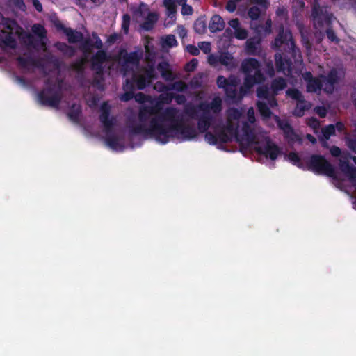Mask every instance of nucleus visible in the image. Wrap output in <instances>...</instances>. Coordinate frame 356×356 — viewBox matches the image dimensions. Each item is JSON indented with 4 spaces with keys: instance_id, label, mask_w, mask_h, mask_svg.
<instances>
[{
    "instance_id": "1",
    "label": "nucleus",
    "mask_w": 356,
    "mask_h": 356,
    "mask_svg": "<svg viewBox=\"0 0 356 356\" xmlns=\"http://www.w3.org/2000/svg\"><path fill=\"white\" fill-rule=\"evenodd\" d=\"M173 98L171 92L161 94L158 99L147 101L143 94L135 95L136 102L145 103L140 109V125L134 129L135 133H149L161 143H165L169 137L191 139L195 137V131L188 127H183L177 110L173 108H163L164 103H170Z\"/></svg>"
},
{
    "instance_id": "2",
    "label": "nucleus",
    "mask_w": 356,
    "mask_h": 356,
    "mask_svg": "<svg viewBox=\"0 0 356 356\" xmlns=\"http://www.w3.org/2000/svg\"><path fill=\"white\" fill-rule=\"evenodd\" d=\"M242 111L236 108H230L227 111V121L222 133L216 137L207 134L205 137L211 144L218 140L227 142L236 137L242 145L254 147L259 153L275 160L280 154V149L272 143L267 134L255 124V115L253 108L247 112V120L240 125Z\"/></svg>"
},
{
    "instance_id": "3",
    "label": "nucleus",
    "mask_w": 356,
    "mask_h": 356,
    "mask_svg": "<svg viewBox=\"0 0 356 356\" xmlns=\"http://www.w3.org/2000/svg\"><path fill=\"white\" fill-rule=\"evenodd\" d=\"M348 154H341L340 159V170L343 172V175L335 171L333 167L322 156H313L311 158L310 166L312 169L321 174L326 175L338 180L348 179L353 183L356 188V170L350 168L347 163Z\"/></svg>"
},
{
    "instance_id": "4",
    "label": "nucleus",
    "mask_w": 356,
    "mask_h": 356,
    "mask_svg": "<svg viewBox=\"0 0 356 356\" xmlns=\"http://www.w3.org/2000/svg\"><path fill=\"white\" fill-rule=\"evenodd\" d=\"M241 69L245 74L244 86L241 88L240 97L244 95L247 91L254 84L260 83L263 80V76L259 70V63L254 58L245 59L243 61Z\"/></svg>"
},
{
    "instance_id": "5",
    "label": "nucleus",
    "mask_w": 356,
    "mask_h": 356,
    "mask_svg": "<svg viewBox=\"0 0 356 356\" xmlns=\"http://www.w3.org/2000/svg\"><path fill=\"white\" fill-rule=\"evenodd\" d=\"M340 78L338 76L337 70H332L327 77L321 76V81L318 79H312V74L307 72L304 74V79L308 81L307 91L316 92L318 90L323 88L327 92H332L334 90V84Z\"/></svg>"
},
{
    "instance_id": "6",
    "label": "nucleus",
    "mask_w": 356,
    "mask_h": 356,
    "mask_svg": "<svg viewBox=\"0 0 356 356\" xmlns=\"http://www.w3.org/2000/svg\"><path fill=\"white\" fill-rule=\"evenodd\" d=\"M134 20L138 23L145 30H150L158 20V15L150 11L149 7L144 3L132 8Z\"/></svg>"
},
{
    "instance_id": "7",
    "label": "nucleus",
    "mask_w": 356,
    "mask_h": 356,
    "mask_svg": "<svg viewBox=\"0 0 356 356\" xmlns=\"http://www.w3.org/2000/svg\"><path fill=\"white\" fill-rule=\"evenodd\" d=\"M286 86L285 81L283 79H275L272 84V91L266 87H259L257 90V97L260 99L267 100L271 107L276 105L273 96L279 90L284 88Z\"/></svg>"
},
{
    "instance_id": "8",
    "label": "nucleus",
    "mask_w": 356,
    "mask_h": 356,
    "mask_svg": "<svg viewBox=\"0 0 356 356\" xmlns=\"http://www.w3.org/2000/svg\"><path fill=\"white\" fill-rule=\"evenodd\" d=\"M155 77V70L150 63H148L147 68L141 70L138 74L134 75V81L139 89L144 88Z\"/></svg>"
},
{
    "instance_id": "9",
    "label": "nucleus",
    "mask_w": 356,
    "mask_h": 356,
    "mask_svg": "<svg viewBox=\"0 0 356 356\" xmlns=\"http://www.w3.org/2000/svg\"><path fill=\"white\" fill-rule=\"evenodd\" d=\"M229 27L225 33L229 37H234L238 40H245L248 37V31L242 27L238 19H234L229 22Z\"/></svg>"
},
{
    "instance_id": "10",
    "label": "nucleus",
    "mask_w": 356,
    "mask_h": 356,
    "mask_svg": "<svg viewBox=\"0 0 356 356\" xmlns=\"http://www.w3.org/2000/svg\"><path fill=\"white\" fill-rule=\"evenodd\" d=\"M238 83V79L234 76H230L226 79L223 76H219L217 79V85L219 88L225 90L228 97L236 98V87Z\"/></svg>"
},
{
    "instance_id": "11",
    "label": "nucleus",
    "mask_w": 356,
    "mask_h": 356,
    "mask_svg": "<svg viewBox=\"0 0 356 356\" xmlns=\"http://www.w3.org/2000/svg\"><path fill=\"white\" fill-rule=\"evenodd\" d=\"M273 46L275 47H283L285 51H291L296 54L292 35L288 31H284L282 30V32L279 33L278 36L275 40Z\"/></svg>"
},
{
    "instance_id": "12",
    "label": "nucleus",
    "mask_w": 356,
    "mask_h": 356,
    "mask_svg": "<svg viewBox=\"0 0 356 356\" xmlns=\"http://www.w3.org/2000/svg\"><path fill=\"white\" fill-rule=\"evenodd\" d=\"M286 95L293 99L298 101L296 108L294 110V115L296 116H302L305 110L310 108V104L302 100V95L297 90H289L286 91Z\"/></svg>"
},
{
    "instance_id": "13",
    "label": "nucleus",
    "mask_w": 356,
    "mask_h": 356,
    "mask_svg": "<svg viewBox=\"0 0 356 356\" xmlns=\"http://www.w3.org/2000/svg\"><path fill=\"white\" fill-rule=\"evenodd\" d=\"M139 62V56L136 53L126 54L123 56L122 70L124 75L132 74Z\"/></svg>"
},
{
    "instance_id": "14",
    "label": "nucleus",
    "mask_w": 356,
    "mask_h": 356,
    "mask_svg": "<svg viewBox=\"0 0 356 356\" xmlns=\"http://www.w3.org/2000/svg\"><path fill=\"white\" fill-rule=\"evenodd\" d=\"M107 63V56L102 51H99L92 60V66L97 74L102 72Z\"/></svg>"
},
{
    "instance_id": "15",
    "label": "nucleus",
    "mask_w": 356,
    "mask_h": 356,
    "mask_svg": "<svg viewBox=\"0 0 356 356\" xmlns=\"http://www.w3.org/2000/svg\"><path fill=\"white\" fill-rule=\"evenodd\" d=\"M275 120L277 122L278 126L280 129L284 131V133L286 137L291 142H295L297 140H300V137L298 135L294 133L292 128L289 126L287 122L282 121L278 118V117L275 116Z\"/></svg>"
},
{
    "instance_id": "16",
    "label": "nucleus",
    "mask_w": 356,
    "mask_h": 356,
    "mask_svg": "<svg viewBox=\"0 0 356 356\" xmlns=\"http://www.w3.org/2000/svg\"><path fill=\"white\" fill-rule=\"evenodd\" d=\"M110 106L107 103H104L101 107L100 120L104 124L106 130H109L114 124L115 120L113 118H108V111Z\"/></svg>"
},
{
    "instance_id": "17",
    "label": "nucleus",
    "mask_w": 356,
    "mask_h": 356,
    "mask_svg": "<svg viewBox=\"0 0 356 356\" xmlns=\"http://www.w3.org/2000/svg\"><path fill=\"white\" fill-rule=\"evenodd\" d=\"M201 108L208 113H219L222 110V99L219 97H214L209 104H203Z\"/></svg>"
},
{
    "instance_id": "18",
    "label": "nucleus",
    "mask_w": 356,
    "mask_h": 356,
    "mask_svg": "<svg viewBox=\"0 0 356 356\" xmlns=\"http://www.w3.org/2000/svg\"><path fill=\"white\" fill-rule=\"evenodd\" d=\"M0 43L10 47H15V41L13 33L9 30V26L6 30L0 31Z\"/></svg>"
},
{
    "instance_id": "19",
    "label": "nucleus",
    "mask_w": 356,
    "mask_h": 356,
    "mask_svg": "<svg viewBox=\"0 0 356 356\" xmlns=\"http://www.w3.org/2000/svg\"><path fill=\"white\" fill-rule=\"evenodd\" d=\"M276 67L278 71H282L284 74H292L291 65L288 60H283L280 54L275 55Z\"/></svg>"
},
{
    "instance_id": "20",
    "label": "nucleus",
    "mask_w": 356,
    "mask_h": 356,
    "mask_svg": "<svg viewBox=\"0 0 356 356\" xmlns=\"http://www.w3.org/2000/svg\"><path fill=\"white\" fill-rule=\"evenodd\" d=\"M163 5L167 10V15L170 19L169 22H167V25L172 24L175 22L176 6L173 0H164Z\"/></svg>"
},
{
    "instance_id": "21",
    "label": "nucleus",
    "mask_w": 356,
    "mask_h": 356,
    "mask_svg": "<svg viewBox=\"0 0 356 356\" xmlns=\"http://www.w3.org/2000/svg\"><path fill=\"white\" fill-rule=\"evenodd\" d=\"M220 63L227 69L231 70L238 65L234 58L229 53H223L219 56Z\"/></svg>"
},
{
    "instance_id": "22",
    "label": "nucleus",
    "mask_w": 356,
    "mask_h": 356,
    "mask_svg": "<svg viewBox=\"0 0 356 356\" xmlns=\"http://www.w3.org/2000/svg\"><path fill=\"white\" fill-rule=\"evenodd\" d=\"M225 27V22L219 15H214L211 17L209 29L211 32H216L222 30Z\"/></svg>"
},
{
    "instance_id": "23",
    "label": "nucleus",
    "mask_w": 356,
    "mask_h": 356,
    "mask_svg": "<svg viewBox=\"0 0 356 356\" xmlns=\"http://www.w3.org/2000/svg\"><path fill=\"white\" fill-rule=\"evenodd\" d=\"M32 31L39 38L41 47L45 50L46 38L44 27L40 24H35L32 27Z\"/></svg>"
},
{
    "instance_id": "24",
    "label": "nucleus",
    "mask_w": 356,
    "mask_h": 356,
    "mask_svg": "<svg viewBox=\"0 0 356 356\" xmlns=\"http://www.w3.org/2000/svg\"><path fill=\"white\" fill-rule=\"evenodd\" d=\"M343 129V124L342 123H337L336 125L330 124L326 127H325L323 130V136L325 139H328L331 136L334 135L335 133V130L341 131Z\"/></svg>"
},
{
    "instance_id": "25",
    "label": "nucleus",
    "mask_w": 356,
    "mask_h": 356,
    "mask_svg": "<svg viewBox=\"0 0 356 356\" xmlns=\"http://www.w3.org/2000/svg\"><path fill=\"white\" fill-rule=\"evenodd\" d=\"M64 32L65 33L67 39L70 42L75 43L81 40L83 35L80 32L74 31L71 29H65Z\"/></svg>"
},
{
    "instance_id": "26",
    "label": "nucleus",
    "mask_w": 356,
    "mask_h": 356,
    "mask_svg": "<svg viewBox=\"0 0 356 356\" xmlns=\"http://www.w3.org/2000/svg\"><path fill=\"white\" fill-rule=\"evenodd\" d=\"M177 44V42L173 35H168L161 38V46L163 49L173 47Z\"/></svg>"
},
{
    "instance_id": "27",
    "label": "nucleus",
    "mask_w": 356,
    "mask_h": 356,
    "mask_svg": "<svg viewBox=\"0 0 356 356\" xmlns=\"http://www.w3.org/2000/svg\"><path fill=\"white\" fill-rule=\"evenodd\" d=\"M159 70L161 72L162 76L166 79L170 80L172 79V74L169 70V65L165 62H162L159 64Z\"/></svg>"
},
{
    "instance_id": "28",
    "label": "nucleus",
    "mask_w": 356,
    "mask_h": 356,
    "mask_svg": "<svg viewBox=\"0 0 356 356\" xmlns=\"http://www.w3.org/2000/svg\"><path fill=\"white\" fill-rule=\"evenodd\" d=\"M257 107H258V109H259L261 115L264 118H268L270 116L271 112L270 111L268 108L266 106L265 103H263V102H261V101H259L257 102Z\"/></svg>"
},
{
    "instance_id": "29",
    "label": "nucleus",
    "mask_w": 356,
    "mask_h": 356,
    "mask_svg": "<svg viewBox=\"0 0 356 356\" xmlns=\"http://www.w3.org/2000/svg\"><path fill=\"white\" fill-rule=\"evenodd\" d=\"M194 29L197 33H204L206 30V24L202 20H197L194 24Z\"/></svg>"
},
{
    "instance_id": "30",
    "label": "nucleus",
    "mask_w": 356,
    "mask_h": 356,
    "mask_svg": "<svg viewBox=\"0 0 356 356\" xmlns=\"http://www.w3.org/2000/svg\"><path fill=\"white\" fill-rule=\"evenodd\" d=\"M260 13H261V10L257 6H253V7L250 8L248 13V16L252 19H257L259 17Z\"/></svg>"
},
{
    "instance_id": "31",
    "label": "nucleus",
    "mask_w": 356,
    "mask_h": 356,
    "mask_svg": "<svg viewBox=\"0 0 356 356\" xmlns=\"http://www.w3.org/2000/svg\"><path fill=\"white\" fill-rule=\"evenodd\" d=\"M130 24V17L129 15H124L122 17V29L124 32V33H127L129 31V27Z\"/></svg>"
},
{
    "instance_id": "32",
    "label": "nucleus",
    "mask_w": 356,
    "mask_h": 356,
    "mask_svg": "<svg viewBox=\"0 0 356 356\" xmlns=\"http://www.w3.org/2000/svg\"><path fill=\"white\" fill-rule=\"evenodd\" d=\"M257 42H255L253 39H249L246 42V50L248 54H253L256 50V44Z\"/></svg>"
},
{
    "instance_id": "33",
    "label": "nucleus",
    "mask_w": 356,
    "mask_h": 356,
    "mask_svg": "<svg viewBox=\"0 0 356 356\" xmlns=\"http://www.w3.org/2000/svg\"><path fill=\"white\" fill-rule=\"evenodd\" d=\"M60 101V96L58 95H54L51 97H47L44 102L51 106H56Z\"/></svg>"
},
{
    "instance_id": "34",
    "label": "nucleus",
    "mask_w": 356,
    "mask_h": 356,
    "mask_svg": "<svg viewBox=\"0 0 356 356\" xmlns=\"http://www.w3.org/2000/svg\"><path fill=\"white\" fill-rule=\"evenodd\" d=\"M287 157H288V159L289 160V161H291L294 165H297L298 166L300 165V159L296 153L291 152L287 156Z\"/></svg>"
},
{
    "instance_id": "35",
    "label": "nucleus",
    "mask_w": 356,
    "mask_h": 356,
    "mask_svg": "<svg viewBox=\"0 0 356 356\" xmlns=\"http://www.w3.org/2000/svg\"><path fill=\"white\" fill-rule=\"evenodd\" d=\"M198 47L205 54H208L211 51V44L207 42H200L198 44Z\"/></svg>"
},
{
    "instance_id": "36",
    "label": "nucleus",
    "mask_w": 356,
    "mask_h": 356,
    "mask_svg": "<svg viewBox=\"0 0 356 356\" xmlns=\"http://www.w3.org/2000/svg\"><path fill=\"white\" fill-rule=\"evenodd\" d=\"M198 61L197 59H192L186 65L185 69L188 72L193 71L197 66Z\"/></svg>"
},
{
    "instance_id": "37",
    "label": "nucleus",
    "mask_w": 356,
    "mask_h": 356,
    "mask_svg": "<svg viewBox=\"0 0 356 356\" xmlns=\"http://www.w3.org/2000/svg\"><path fill=\"white\" fill-rule=\"evenodd\" d=\"M208 63L213 66H217L218 63H220L219 61V56H216L215 55H209L208 56Z\"/></svg>"
},
{
    "instance_id": "38",
    "label": "nucleus",
    "mask_w": 356,
    "mask_h": 356,
    "mask_svg": "<svg viewBox=\"0 0 356 356\" xmlns=\"http://www.w3.org/2000/svg\"><path fill=\"white\" fill-rule=\"evenodd\" d=\"M106 143L109 147L115 150L119 149L120 147L118 141L114 140L111 138L106 140Z\"/></svg>"
},
{
    "instance_id": "39",
    "label": "nucleus",
    "mask_w": 356,
    "mask_h": 356,
    "mask_svg": "<svg viewBox=\"0 0 356 356\" xmlns=\"http://www.w3.org/2000/svg\"><path fill=\"white\" fill-rule=\"evenodd\" d=\"M58 48L61 51H63L65 54L71 56L72 54V50L65 44H58Z\"/></svg>"
},
{
    "instance_id": "40",
    "label": "nucleus",
    "mask_w": 356,
    "mask_h": 356,
    "mask_svg": "<svg viewBox=\"0 0 356 356\" xmlns=\"http://www.w3.org/2000/svg\"><path fill=\"white\" fill-rule=\"evenodd\" d=\"M236 1L235 0H230L227 3L226 5V9L229 12H234L236 10Z\"/></svg>"
},
{
    "instance_id": "41",
    "label": "nucleus",
    "mask_w": 356,
    "mask_h": 356,
    "mask_svg": "<svg viewBox=\"0 0 356 356\" xmlns=\"http://www.w3.org/2000/svg\"><path fill=\"white\" fill-rule=\"evenodd\" d=\"M186 88V85L182 81L175 83L171 88V90H175L177 91H182Z\"/></svg>"
},
{
    "instance_id": "42",
    "label": "nucleus",
    "mask_w": 356,
    "mask_h": 356,
    "mask_svg": "<svg viewBox=\"0 0 356 356\" xmlns=\"http://www.w3.org/2000/svg\"><path fill=\"white\" fill-rule=\"evenodd\" d=\"M186 49L192 55H198L200 53L199 47H196L193 45H188Z\"/></svg>"
},
{
    "instance_id": "43",
    "label": "nucleus",
    "mask_w": 356,
    "mask_h": 356,
    "mask_svg": "<svg viewBox=\"0 0 356 356\" xmlns=\"http://www.w3.org/2000/svg\"><path fill=\"white\" fill-rule=\"evenodd\" d=\"M251 3L259 5L264 9H266L268 6L266 0H251Z\"/></svg>"
},
{
    "instance_id": "44",
    "label": "nucleus",
    "mask_w": 356,
    "mask_h": 356,
    "mask_svg": "<svg viewBox=\"0 0 356 356\" xmlns=\"http://www.w3.org/2000/svg\"><path fill=\"white\" fill-rule=\"evenodd\" d=\"M181 13L183 15H191L193 13V9L191 6L184 4L182 5Z\"/></svg>"
},
{
    "instance_id": "45",
    "label": "nucleus",
    "mask_w": 356,
    "mask_h": 356,
    "mask_svg": "<svg viewBox=\"0 0 356 356\" xmlns=\"http://www.w3.org/2000/svg\"><path fill=\"white\" fill-rule=\"evenodd\" d=\"M307 124L314 129H316L319 127V123L315 118L309 119Z\"/></svg>"
},
{
    "instance_id": "46",
    "label": "nucleus",
    "mask_w": 356,
    "mask_h": 356,
    "mask_svg": "<svg viewBox=\"0 0 356 356\" xmlns=\"http://www.w3.org/2000/svg\"><path fill=\"white\" fill-rule=\"evenodd\" d=\"M330 153L333 156H339L341 154L340 149L335 146L330 148Z\"/></svg>"
},
{
    "instance_id": "47",
    "label": "nucleus",
    "mask_w": 356,
    "mask_h": 356,
    "mask_svg": "<svg viewBox=\"0 0 356 356\" xmlns=\"http://www.w3.org/2000/svg\"><path fill=\"white\" fill-rule=\"evenodd\" d=\"M177 34L181 38H184L186 35V33H187V31H186V29L184 26H179L177 27Z\"/></svg>"
},
{
    "instance_id": "48",
    "label": "nucleus",
    "mask_w": 356,
    "mask_h": 356,
    "mask_svg": "<svg viewBox=\"0 0 356 356\" xmlns=\"http://www.w3.org/2000/svg\"><path fill=\"white\" fill-rule=\"evenodd\" d=\"M316 113L321 118H324L326 115L327 111L323 107H318L316 108Z\"/></svg>"
},
{
    "instance_id": "49",
    "label": "nucleus",
    "mask_w": 356,
    "mask_h": 356,
    "mask_svg": "<svg viewBox=\"0 0 356 356\" xmlns=\"http://www.w3.org/2000/svg\"><path fill=\"white\" fill-rule=\"evenodd\" d=\"M31 1L33 3V5L35 8V9L38 11L41 12L42 10V4L40 3V1L38 0H31Z\"/></svg>"
},
{
    "instance_id": "50",
    "label": "nucleus",
    "mask_w": 356,
    "mask_h": 356,
    "mask_svg": "<svg viewBox=\"0 0 356 356\" xmlns=\"http://www.w3.org/2000/svg\"><path fill=\"white\" fill-rule=\"evenodd\" d=\"M132 97H133L132 93L126 92L121 96L120 99H121V100L126 102V101L131 99Z\"/></svg>"
},
{
    "instance_id": "51",
    "label": "nucleus",
    "mask_w": 356,
    "mask_h": 356,
    "mask_svg": "<svg viewBox=\"0 0 356 356\" xmlns=\"http://www.w3.org/2000/svg\"><path fill=\"white\" fill-rule=\"evenodd\" d=\"M327 35L328 38L330 40H332V41L335 40L336 36H335V35H334V32L332 31H331V30L327 31Z\"/></svg>"
},
{
    "instance_id": "52",
    "label": "nucleus",
    "mask_w": 356,
    "mask_h": 356,
    "mask_svg": "<svg viewBox=\"0 0 356 356\" xmlns=\"http://www.w3.org/2000/svg\"><path fill=\"white\" fill-rule=\"evenodd\" d=\"M145 47L147 53L150 54L152 46L150 45L149 39H147L146 43L145 44Z\"/></svg>"
},
{
    "instance_id": "53",
    "label": "nucleus",
    "mask_w": 356,
    "mask_h": 356,
    "mask_svg": "<svg viewBox=\"0 0 356 356\" xmlns=\"http://www.w3.org/2000/svg\"><path fill=\"white\" fill-rule=\"evenodd\" d=\"M162 88H163V84L159 82L156 83L154 86V89H156V90H162Z\"/></svg>"
},
{
    "instance_id": "54",
    "label": "nucleus",
    "mask_w": 356,
    "mask_h": 356,
    "mask_svg": "<svg viewBox=\"0 0 356 356\" xmlns=\"http://www.w3.org/2000/svg\"><path fill=\"white\" fill-rule=\"evenodd\" d=\"M294 3L297 5V6L300 8H302L304 6V3L301 0H296Z\"/></svg>"
},
{
    "instance_id": "55",
    "label": "nucleus",
    "mask_w": 356,
    "mask_h": 356,
    "mask_svg": "<svg viewBox=\"0 0 356 356\" xmlns=\"http://www.w3.org/2000/svg\"><path fill=\"white\" fill-rule=\"evenodd\" d=\"M307 138H308V140L312 142V143H314L316 142V139L314 136H312V135L310 134H307Z\"/></svg>"
},
{
    "instance_id": "56",
    "label": "nucleus",
    "mask_w": 356,
    "mask_h": 356,
    "mask_svg": "<svg viewBox=\"0 0 356 356\" xmlns=\"http://www.w3.org/2000/svg\"><path fill=\"white\" fill-rule=\"evenodd\" d=\"M124 87H125L127 90H128V89H130V88H132V83H130V82L129 81V79H126V85H125V86H124Z\"/></svg>"
},
{
    "instance_id": "57",
    "label": "nucleus",
    "mask_w": 356,
    "mask_h": 356,
    "mask_svg": "<svg viewBox=\"0 0 356 356\" xmlns=\"http://www.w3.org/2000/svg\"><path fill=\"white\" fill-rule=\"evenodd\" d=\"M96 45H97V47L99 48V49L102 47V42H101V40L99 39L97 40Z\"/></svg>"
},
{
    "instance_id": "58",
    "label": "nucleus",
    "mask_w": 356,
    "mask_h": 356,
    "mask_svg": "<svg viewBox=\"0 0 356 356\" xmlns=\"http://www.w3.org/2000/svg\"><path fill=\"white\" fill-rule=\"evenodd\" d=\"M177 103H179V104H181V103H182V102H184V97H178L177 98Z\"/></svg>"
},
{
    "instance_id": "59",
    "label": "nucleus",
    "mask_w": 356,
    "mask_h": 356,
    "mask_svg": "<svg viewBox=\"0 0 356 356\" xmlns=\"http://www.w3.org/2000/svg\"><path fill=\"white\" fill-rule=\"evenodd\" d=\"M266 25L268 26V29H270V26H271V21H270V20H268V21L266 22ZM266 32H267V33H270V29H268V30H267V31H266Z\"/></svg>"
},
{
    "instance_id": "60",
    "label": "nucleus",
    "mask_w": 356,
    "mask_h": 356,
    "mask_svg": "<svg viewBox=\"0 0 356 356\" xmlns=\"http://www.w3.org/2000/svg\"><path fill=\"white\" fill-rule=\"evenodd\" d=\"M177 2L181 5H184L186 4V0H177Z\"/></svg>"
},
{
    "instance_id": "61",
    "label": "nucleus",
    "mask_w": 356,
    "mask_h": 356,
    "mask_svg": "<svg viewBox=\"0 0 356 356\" xmlns=\"http://www.w3.org/2000/svg\"><path fill=\"white\" fill-rule=\"evenodd\" d=\"M314 17L315 18V19H318L317 12H316V8L314 9Z\"/></svg>"
},
{
    "instance_id": "62",
    "label": "nucleus",
    "mask_w": 356,
    "mask_h": 356,
    "mask_svg": "<svg viewBox=\"0 0 356 356\" xmlns=\"http://www.w3.org/2000/svg\"><path fill=\"white\" fill-rule=\"evenodd\" d=\"M103 0H92L95 3H100Z\"/></svg>"
},
{
    "instance_id": "63",
    "label": "nucleus",
    "mask_w": 356,
    "mask_h": 356,
    "mask_svg": "<svg viewBox=\"0 0 356 356\" xmlns=\"http://www.w3.org/2000/svg\"><path fill=\"white\" fill-rule=\"evenodd\" d=\"M88 59V56L87 55H85V58H83V60H82V63L84 62V60H87Z\"/></svg>"
},
{
    "instance_id": "64",
    "label": "nucleus",
    "mask_w": 356,
    "mask_h": 356,
    "mask_svg": "<svg viewBox=\"0 0 356 356\" xmlns=\"http://www.w3.org/2000/svg\"><path fill=\"white\" fill-rule=\"evenodd\" d=\"M353 159L355 161V163H356V157H353Z\"/></svg>"
}]
</instances>
